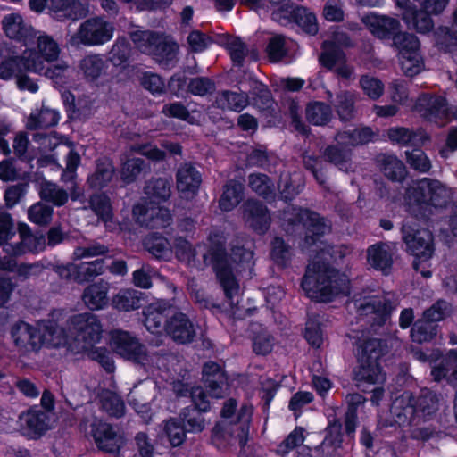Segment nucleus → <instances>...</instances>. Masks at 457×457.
I'll return each mask as SVG.
<instances>
[{
    "label": "nucleus",
    "mask_w": 457,
    "mask_h": 457,
    "mask_svg": "<svg viewBox=\"0 0 457 457\" xmlns=\"http://www.w3.org/2000/svg\"><path fill=\"white\" fill-rule=\"evenodd\" d=\"M211 245L206 253L203 255V262L196 259V248L182 237L174 238L172 253L176 258L190 267L203 270L207 265H212L216 277L224 290V294L229 304H237L239 286L236 280L234 270L238 267L240 270H251L253 262V253L244 247L232 248L228 258L224 249L223 237L218 234L209 237Z\"/></svg>",
    "instance_id": "1"
},
{
    "label": "nucleus",
    "mask_w": 457,
    "mask_h": 457,
    "mask_svg": "<svg viewBox=\"0 0 457 457\" xmlns=\"http://www.w3.org/2000/svg\"><path fill=\"white\" fill-rule=\"evenodd\" d=\"M307 296L317 302H330L339 295H348L350 280L325 262H312L302 281Z\"/></svg>",
    "instance_id": "2"
},
{
    "label": "nucleus",
    "mask_w": 457,
    "mask_h": 457,
    "mask_svg": "<svg viewBox=\"0 0 457 457\" xmlns=\"http://www.w3.org/2000/svg\"><path fill=\"white\" fill-rule=\"evenodd\" d=\"M410 212L416 217H425L428 206L445 207L452 199V189L437 179L424 178L406 191Z\"/></svg>",
    "instance_id": "3"
},
{
    "label": "nucleus",
    "mask_w": 457,
    "mask_h": 457,
    "mask_svg": "<svg viewBox=\"0 0 457 457\" xmlns=\"http://www.w3.org/2000/svg\"><path fill=\"white\" fill-rule=\"evenodd\" d=\"M351 303L360 317L367 319L370 326L377 330L386 324L392 312L399 303L392 293L373 294L362 292L354 295Z\"/></svg>",
    "instance_id": "4"
},
{
    "label": "nucleus",
    "mask_w": 457,
    "mask_h": 457,
    "mask_svg": "<svg viewBox=\"0 0 457 457\" xmlns=\"http://www.w3.org/2000/svg\"><path fill=\"white\" fill-rule=\"evenodd\" d=\"M114 29L113 24L104 17H90L79 24L77 31L71 36L67 43L75 48L81 46H102L112 38Z\"/></svg>",
    "instance_id": "5"
},
{
    "label": "nucleus",
    "mask_w": 457,
    "mask_h": 457,
    "mask_svg": "<svg viewBox=\"0 0 457 457\" xmlns=\"http://www.w3.org/2000/svg\"><path fill=\"white\" fill-rule=\"evenodd\" d=\"M111 345L117 354L144 367L159 365L161 356L157 353H148L145 346L140 343L138 338L127 331H112Z\"/></svg>",
    "instance_id": "6"
},
{
    "label": "nucleus",
    "mask_w": 457,
    "mask_h": 457,
    "mask_svg": "<svg viewBox=\"0 0 457 457\" xmlns=\"http://www.w3.org/2000/svg\"><path fill=\"white\" fill-rule=\"evenodd\" d=\"M283 220L289 226H302L306 229L304 246L315 244L318 237L330 231L331 227L319 213L296 207H288L285 210Z\"/></svg>",
    "instance_id": "7"
},
{
    "label": "nucleus",
    "mask_w": 457,
    "mask_h": 457,
    "mask_svg": "<svg viewBox=\"0 0 457 457\" xmlns=\"http://www.w3.org/2000/svg\"><path fill=\"white\" fill-rule=\"evenodd\" d=\"M35 38L36 47L26 48L22 52L24 70L28 72L43 71L45 62L53 63L58 61L61 54V47L52 36L42 33Z\"/></svg>",
    "instance_id": "8"
},
{
    "label": "nucleus",
    "mask_w": 457,
    "mask_h": 457,
    "mask_svg": "<svg viewBox=\"0 0 457 457\" xmlns=\"http://www.w3.org/2000/svg\"><path fill=\"white\" fill-rule=\"evenodd\" d=\"M68 324L75 339L82 343V349L87 350L100 342L103 328L96 315L91 312L76 314L69 319Z\"/></svg>",
    "instance_id": "9"
},
{
    "label": "nucleus",
    "mask_w": 457,
    "mask_h": 457,
    "mask_svg": "<svg viewBox=\"0 0 457 457\" xmlns=\"http://www.w3.org/2000/svg\"><path fill=\"white\" fill-rule=\"evenodd\" d=\"M190 396L195 407L185 408L179 417L187 432L200 433L207 425L202 412L207 411L210 408L208 395L201 386H195L190 391Z\"/></svg>",
    "instance_id": "10"
},
{
    "label": "nucleus",
    "mask_w": 457,
    "mask_h": 457,
    "mask_svg": "<svg viewBox=\"0 0 457 457\" xmlns=\"http://www.w3.org/2000/svg\"><path fill=\"white\" fill-rule=\"evenodd\" d=\"M413 111L438 126H444L448 120L449 107L446 99L442 96L420 94L413 105Z\"/></svg>",
    "instance_id": "11"
},
{
    "label": "nucleus",
    "mask_w": 457,
    "mask_h": 457,
    "mask_svg": "<svg viewBox=\"0 0 457 457\" xmlns=\"http://www.w3.org/2000/svg\"><path fill=\"white\" fill-rule=\"evenodd\" d=\"M403 240L408 250L421 261L428 260L434 252L433 236L428 229H417L409 223L402 227Z\"/></svg>",
    "instance_id": "12"
},
{
    "label": "nucleus",
    "mask_w": 457,
    "mask_h": 457,
    "mask_svg": "<svg viewBox=\"0 0 457 457\" xmlns=\"http://www.w3.org/2000/svg\"><path fill=\"white\" fill-rule=\"evenodd\" d=\"M90 428L89 433L99 450L119 454L125 444V439L121 435L116 433L110 424L94 419L90 423Z\"/></svg>",
    "instance_id": "13"
},
{
    "label": "nucleus",
    "mask_w": 457,
    "mask_h": 457,
    "mask_svg": "<svg viewBox=\"0 0 457 457\" xmlns=\"http://www.w3.org/2000/svg\"><path fill=\"white\" fill-rule=\"evenodd\" d=\"M165 332L178 344L191 343L196 335L193 321L181 312H174L166 320Z\"/></svg>",
    "instance_id": "14"
},
{
    "label": "nucleus",
    "mask_w": 457,
    "mask_h": 457,
    "mask_svg": "<svg viewBox=\"0 0 457 457\" xmlns=\"http://www.w3.org/2000/svg\"><path fill=\"white\" fill-rule=\"evenodd\" d=\"M414 404V395L410 391H405L395 397L390 407L393 422L399 426L418 425Z\"/></svg>",
    "instance_id": "15"
},
{
    "label": "nucleus",
    "mask_w": 457,
    "mask_h": 457,
    "mask_svg": "<svg viewBox=\"0 0 457 457\" xmlns=\"http://www.w3.org/2000/svg\"><path fill=\"white\" fill-rule=\"evenodd\" d=\"M203 381L212 397L222 398L228 394L226 373L222 367L214 361H208L204 365Z\"/></svg>",
    "instance_id": "16"
},
{
    "label": "nucleus",
    "mask_w": 457,
    "mask_h": 457,
    "mask_svg": "<svg viewBox=\"0 0 457 457\" xmlns=\"http://www.w3.org/2000/svg\"><path fill=\"white\" fill-rule=\"evenodd\" d=\"M202 183V174L191 162L181 163L176 171V187L185 198L196 195Z\"/></svg>",
    "instance_id": "17"
},
{
    "label": "nucleus",
    "mask_w": 457,
    "mask_h": 457,
    "mask_svg": "<svg viewBox=\"0 0 457 457\" xmlns=\"http://www.w3.org/2000/svg\"><path fill=\"white\" fill-rule=\"evenodd\" d=\"M243 219L246 225L263 234L270 223V215L265 204L254 199H248L242 205Z\"/></svg>",
    "instance_id": "18"
},
{
    "label": "nucleus",
    "mask_w": 457,
    "mask_h": 457,
    "mask_svg": "<svg viewBox=\"0 0 457 457\" xmlns=\"http://www.w3.org/2000/svg\"><path fill=\"white\" fill-rule=\"evenodd\" d=\"M4 34L12 39L28 45L36 37L37 32L19 13H10L2 20Z\"/></svg>",
    "instance_id": "19"
},
{
    "label": "nucleus",
    "mask_w": 457,
    "mask_h": 457,
    "mask_svg": "<svg viewBox=\"0 0 457 457\" xmlns=\"http://www.w3.org/2000/svg\"><path fill=\"white\" fill-rule=\"evenodd\" d=\"M361 21L373 36L380 39H394L401 28L397 19L375 13L363 16Z\"/></svg>",
    "instance_id": "20"
},
{
    "label": "nucleus",
    "mask_w": 457,
    "mask_h": 457,
    "mask_svg": "<svg viewBox=\"0 0 457 457\" xmlns=\"http://www.w3.org/2000/svg\"><path fill=\"white\" fill-rule=\"evenodd\" d=\"M395 4L403 10L402 18L407 23H411L413 29L419 33H428L434 27L431 13H428L424 9L417 10L416 5L410 0H395Z\"/></svg>",
    "instance_id": "21"
},
{
    "label": "nucleus",
    "mask_w": 457,
    "mask_h": 457,
    "mask_svg": "<svg viewBox=\"0 0 457 457\" xmlns=\"http://www.w3.org/2000/svg\"><path fill=\"white\" fill-rule=\"evenodd\" d=\"M48 9L58 21H78L89 13L87 4L79 0H49Z\"/></svg>",
    "instance_id": "22"
},
{
    "label": "nucleus",
    "mask_w": 457,
    "mask_h": 457,
    "mask_svg": "<svg viewBox=\"0 0 457 457\" xmlns=\"http://www.w3.org/2000/svg\"><path fill=\"white\" fill-rule=\"evenodd\" d=\"M386 137L393 144L401 146L420 147L429 140V136L421 128L392 127L386 130Z\"/></svg>",
    "instance_id": "23"
},
{
    "label": "nucleus",
    "mask_w": 457,
    "mask_h": 457,
    "mask_svg": "<svg viewBox=\"0 0 457 457\" xmlns=\"http://www.w3.org/2000/svg\"><path fill=\"white\" fill-rule=\"evenodd\" d=\"M395 249V245L392 243L374 244L367 249V262L372 268L387 274L394 262Z\"/></svg>",
    "instance_id": "24"
},
{
    "label": "nucleus",
    "mask_w": 457,
    "mask_h": 457,
    "mask_svg": "<svg viewBox=\"0 0 457 457\" xmlns=\"http://www.w3.org/2000/svg\"><path fill=\"white\" fill-rule=\"evenodd\" d=\"M21 428L32 438L40 437L49 429V417L46 411L30 409L20 415Z\"/></svg>",
    "instance_id": "25"
},
{
    "label": "nucleus",
    "mask_w": 457,
    "mask_h": 457,
    "mask_svg": "<svg viewBox=\"0 0 457 457\" xmlns=\"http://www.w3.org/2000/svg\"><path fill=\"white\" fill-rule=\"evenodd\" d=\"M11 335L14 345L23 352L40 349V339L35 327L25 321H18L12 327Z\"/></svg>",
    "instance_id": "26"
},
{
    "label": "nucleus",
    "mask_w": 457,
    "mask_h": 457,
    "mask_svg": "<svg viewBox=\"0 0 457 457\" xmlns=\"http://www.w3.org/2000/svg\"><path fill=\"white\" fill-rule=\"evenodd\" d=\"M159 387L155 381L147 379L134 386L128 395L129 404L133 405L137 411L147 408L156 398Z\"/></svg>",
    "instance_id": "27"
},
{
    "label": "nucleus",
    "mask_w": 457,
    "mask_h": 457,
    "mask_svg": "<svg viewBox=\"0 0 457 457\" xmlns=\"http://www.w3.org/2000/svg\"><path fill=\"white\" fill-rule=\"evenodd\" d=\"M170 305L166 302H156L144 310L145 326L152 333L165 331L166 320L170 316Z\"/></svg>",
    "instance_id": "28"
},
{
    "label": "nucleus",
    "mask_w": 457,
    "mask_h": 457,
    "mask_svg": "<svg viewBox=\"0 0 457 457\" xmlns=\"http://www.w3.org/2000/svg\"><path fill=\"white\" fill-rule=\"evenodd\" d=\"M386 340L380 338H369L359 343L357 348V358L359 362H378V360L388 353L389 348Z\"/></svg>",
    "instance_id": "29"
},
{
    "label": "nucleus",
    "mask_w": 457,
    "mask_h": 457,
    "mask_svg": "<svg viewBox=\"0 0 457 457\" xmlns=\"http://www.w3.org/2000/svg\"><path fill=\"white\" fill-rule=\"evenodd\" d=\"M16 71H26L22 54L17 55L7 43L0 44V79L10 80Z\"/></svg>",
    "instance_id": "30"
},
{
    "label": "nucleus",
    "mask_w": 457,
    "mask_h": 457,
    "mask_svg": "<svg viewBox=\"0 0 457 457\" xmlns=\"http://www.w3.org/2000/svg\"><path fill=\"white\" fill-rule=\"evenodd\" d=\"M21 241L13 245H6L4 252L13 256L25 254L26 253H38L46 247V238L42 235H33L24 230L20 231Z\"/></svg>",
    "instance_id": "31"
},
{
    "label": "nucleus",
    "mask_w": 457,
    "mask_h": 457,
    "mask_svg": "<svg viewBox=\"0 0 457 457\" xmlns=\"http://www.w3.org/2000/svg\"><path fill=\"white\" fill-rule=\"evenodd\" d=\"M110 284L103 279L87 286L82 293V301L90 310L103 309L108 303Z\"/></svg>",
    "instance_id": "32"
},
{
    "label": "nucleus",
    "mask_w": 457,
    "mask_h": 457,
    "mask_svg": "<svg viewBox=\"0 0 457 457\" xmlns=\"http://www.w3.org/2000/svg\"><path fill=\"white\" fill-rule=\"evenodd\" d=\"M150 170V163L143 158L128 155L121 158L120 175L127 185L135 182L141 175L148 174Z\"/></svg>",
    "instance_id": "33"
},
{
    "label": "nucleus",
    "mask_w": 457,
    "mask_h": 457,
    "mask_svg": "<svg viewBox=\"0 0 457 457\" xmlns=\"http://www.w3.org/2000/svg\"><path fill=\"white\" fill-rule=\"evenodd\" d=\"M439 395L428 389H422L418 396H414L418 422L425 421L433 417L439 409Z\"/></svg>",
    "instance_id": "34"
},
{
    "label": "nucleus",
    "mask_w": 457,
    "mask_h": 457,
    "mask_svg": "<svg viewBox=\"0 0 457 457\" xmlns=\"http://www.w3.org/2000/svg\"><path fill=\"white\" fill-rule=\"evenodd\" d=\"M352 156V149L339 143L327 145L322 152L326 162L346 172L353 169Z\"/></svg>",
    "instance_id": "35"
},
{
    "label": "nucleus",
    "mask_w": 457,
    "mask_h": 457,
    "mask_svg": "<svg viewBox=\"0 0 457 457\" xmlns=\"http://www.w3.org/2000/svg\"><path fill=\"white\" fill-rule=\"evenodd\" d=\"M60 150L66 154V169L62 175V180L63 182L71 183V187H68L71 198L77 200L83 195L82 190L79 189L73 181L76 177V169L79 164L80 157L68 145H61Z\"/></svg>",
    "instance_id": "36"
},
{
    "label": "nucleus",
    "mask_w": 457,
    "mask_h": 457,
    "mask_svg": "<svg viewBox=\"0 0 457 457\" xmlns=\"http://www.w3.org/2000/svg\"><path fill=\"white\" fill-rule=\"evenodd\" d=\"M160 41L151 55L162 67H173L177 62L179 46L163 34L160 37Z\"/></svg>",
    "instance_id": "37"
},
{
    "label": "nucleus",
    "mask_w": 457,
    "mask_h": 457,
    "mask_svg": "<svg viewBox=\"0 0 457 457\" xmlns=\"http://www.w3.org/2000/svg\"><path fill=\"white\" fill-rule=\"evenodd\" d=\"M144 294L140 291L127 288L120 290L112 298V306L120 312H131L141 307Z\"/></svg>",
    "instance_id": "38"
},
{
    "label": "nucleus",
    "mask_w": 457,
    "mask_h": 457,
    "mask_svg": "<svg viewBox=\"0 0 457 457\" xmlns=\"http://www.w3.org/2000/svg\"><path fill=\"white\" fill-rule=\"evenodd\" d=\"M356 94L342 90L336 95V99L333 103L337 114L342 121H349L356 115Z\"/></svg>",
    "instance_id": "39"
},
{
    "label": "nucleus",
    "mask_w": 457,
    "mask_h": 457,
    "mask_svg": "<svg viewBox=\"0 0 457 457\" xmlns=\"http://www.w3.org/2000/svg\"><path fill=\"white\" fill-rule=\"evenodd\" d=\"M248 103L246 93L223 90L217 94L214 104L222 110L241 112Z\"/></svg>",
    "instance_id": "40"
},
{
    "label": "nucleus",
    "mask_w": 457,
    "mask_h": 457,
    "mask_svg": "<svg viewBox=\"0 0 457 457\" xmlns=\"http://www.w3.org/2000/svg\"><path fill=\"white\" fill-rule=\"evenodd\" d=\"M378 162L381 171L388 179L400 182L405 178L406 168L396 156L381 154L378 157Z\"/></svg>",
    "instance_id": "41"
},
{
    "label": "nucleus",
    "mask_w": 457,
    "mask_h": 457,
    "mask_svg": "<svg viewBox=\"0 0 457 457\" xmlns=\"http://www.w3.org/2000/svg\"><path fill=\"white\" fill-rule=\"evenodd\" d=\"M145 249L156 259L169 261L172 256V245L162 235L153 233L144 241Z\"/></svg>",
    "instance_id": "42"
},
{
    "label": "nucleus",
    "mask_w": 457,
    "mask_h": 457,
    "mask_svg": "<svg viewBox=\"0 0 457 457\" xmlns=\"http://www.w3.org/2000/svg\"><path fill=\"white\" fill-rule=\"evenodd\" d=\"M373 132L371 129L365 127L361 129H354L348 131L337 132L334 140L341 145L350 146H357L369 143L373 138Z\"/></svg>",
    "instance_id": "43"
},
{
    "label": "nucleus",
    "mask_w": 457,
    "mask_h": 457,
    "mask_svg": "<svg viewBox=\"0 0 457 457\" xmlns=\"http://www.w3.org/2000/svg\"><path fill=\"white\" fill-rule=\"evenodd\" d=\"M79 68L86 79L94 81L105 72L107 65L100 54H91L80 60Z\"/></svg>",
    "instance_id": "44"
},
{
    "label": "nucleus",
    "mask_w": 457,
    "mask_h": 457,
    "mask_svg": "<svg viewBox=\"0 0 457 457\" xmlns=\"http://www.w3.org/2000/svg\"><path fill=\"white\" fill-rule=\"evenodd\" d=\"M98 397L101 410L108 416L120 418L125 414V403L117 394L104 389Z\"/></svg>",
    "instance_id": "45"
},
{
    "label": "nucleus",
    "mask_w": 457,
    "mask_h": 457,
    "mask_svg": "<svg viewBox=\"0 0 457 457\" xmlns=\"http://www.w3.org/2000/svg\"><path fill=\"white\" fill-rule=\"evenodd\" d=\"M244 186L242 183L231 179L225 186L223 194L220 198V207L225 212L234 209L243 199Z\"/></svg>",
    "instance_id": "46"
},
{
    "label": "nucleus",
    "mask_w": 457,
    "mask_h": 457,
    "mask_svg": "<svg viewBox=\"0 0 457 457\" xmlns=\"http://www.w3.org/2000/svg\"><path fill=\"white\" fill-rule=\"evenodd\" d=\"M161 33L152 30L136 29L129 32V37L135 46L142 53L151 55L160 41Z\"/></svg>",
    "instance_id": "47"
},
{
    "label": "nucleus",
    "mask_w": 457,
    "mask_h": 457,
    "mask_svg": "<svg viewBox=\"0 0 457 457\" xmlns=\"http://www.w3.org/2000/svg\"><path fill=\"white\" fill-rule=\"evenodd\" d=\"M359 370L356 372L355 379L358 383H368L381 385L386 381V374L383 372L378 362H359Z\"/></svg>",
    "instance_id": "48"
},
{
    "label": "nucleus",
    "mask_w": 457,
    "mask_h": 457,
    "mask_svg": "<svg viewBox=\"0 0 457 457\" xmlns=\"http://www.w3.org/2000/svg\"><path fill=\"white\" fill-rule=\"evenodd\" d=\"M248 186L255 194L264 199L273 200L276 196L275 185L266 174H250L248 176Z\"/></svg>",
    "instance_id": "49"
},
{
    "label": "nucleus",
    "mask_w": 457,
    "mask_h": 457,
    "mask_svg": "<svg viewBox=\"0 0 457 457\" xmlns=\"http://www.w3.org/2000/svg\"><path fill=\"white\" fill-rule=\"evenodd\" d=\"M306 120L314 126H325L332 119L331 107L323 102H312L305 108Z\"/></svg>",
    "instance_id": "50"
},
{
    "label": "nucleus",
    "mask_w": 457,
    "mask_h": 457,
    "mask_svg": "<svg viewBox=\"0 0 457 457\" xmlns=\"http://www.w3.org/2000/svg\"><path fill=\"white\" fill-rule=\"evenodd\" d=\"M114 171V166L109 159L98 160L96 171L88 177L87 182L91 187H104L112 180Z\"/></svg>",
    "instance_id": "51"
},
{
    "label": "nucleus",
    "mask_w": 457,
    "mask_h": 457,
    "mask_svg": "<svg viewBox=\"0 0 457 457\" xmlns=\"http://www.w3.org/2000/svg\"><path fill=\"white\" fill-rule=\"evenodd\" d=\"M59 115L54 110L43 107L37 113H32L28 118L26 128L30 130L45 129L55 126Z\"/></svg>",
    "instance_id": "52"
},
{
    "label": "nucleus",
    "mask_w": 457,
    "mask_h": 457,
    "mask_svg": "<svg viewBox=\"0 0 457 457\" xmlns=\"http://www.w3.org/2000/svg\"><path fill=\"white\" fill-rule=\"evenodd\" d=\"M343 442L342 424L338 420L330 422L326 429V436L320 445L323 453L332 455L341 447Z\"/></svg>",
    "instance_id": "53"
},
{
    "label": "nucleus",
    "mask_w": 457,
    "mask_h": 457,
    "mask_svg": "<svg viewBox=\"0 0 457 457\" xmlns=\"http://www.w3.org/2000/svg\"><path fill=\"white\" fill-rule=\"evenodd\" d=\"M294 21L306 33L315 35L318 32V23L314 13L303 6H296L290 13V21Z\"/></svg>",
    "instance_id": "54"
},
{
    "label": "nucleus",
    "mask_w": 457,
    "mask_h": 457,
    "mask_svg": "<svg viewBox=\"0 0 457 457\" xmlns=\"http://www.w3.org/2000/svg\"><path fill=\"white\" fill-rule=\"evenodd\" d=\"M39 195L41 199L50 202L55 206L64 205L69 198V194L66 190L49 181L40 184Z\"/></svg>",
    "instance_id": "55"
},
{
    "label": "nucleus",
    "mask_w": 457,
    "mask_h": 457,
    "mask_svg": "<svg viewBox=\"0 0 457 457\" xmlns=\"http://www.w3.org/2000/svg\"><path fill=\"white\" fill-rule=\"evenodd\" d=\"M77 267L79 284H84L93 280L95 278L104 274L105 270L104 259H97L93 262H83L77 264Z\"/></svg>",
    "instance_id": "56"
},
{
    "label": "nucleus",
    "mask_w": 457,
    "mask_h": 457,
    "mask_svg": "<svg viewBox=\"0 0 457 457\" xmlns=\"http://www.w3.org/2000/svg\"><path fill=\"white\" fill-rule=\"evenodd\" d=\"M393 46L398 50L399 56L420 52V42L417 37L400 30L394 36Z\"/></svg>",
    "instance_id": "57"
},
{
    "label": "nucleus",
    "mask_w": 457,
    "mask_h": 457,
    "mask_svg": "<svg viewBox=\"0 0 457 457\" xmlns=\"http://www.w3.org/2000/svg\"><path fill=\"white\" fill-rule=\"evenodd\" d=\"M437 326L424 317L418 320L413 325L411 336L414 342L419 344L428 342L436 335Z\"/></svg>",
    "instance_id": "58"
},
{
    "label": "nucleus",
    "mask_w": 457,
    "mask_h": 457,
    "mask_svg": "<svg viewBox=\"0 0 457 457\" xmlns=\"http://www.w3.org/2000/svg\"><path fill=\"white\" fill-rule=\"evenodd\" d=\"M322 49L323 51L319 57V61L328 70L331 71L346 59L345 53L337 46H332L331 43L323 42Z\"/></svg>",
    "instance_id": "59"
},
{
    "label": "nucleus",
    "mask_w": 457,
    "mask_h": 457,
    "mask_svg": "<svg viewBox=\"0 0 457 457\" xmlns=\"http://www.w3.org/2000/svg\"><path fill=\"white\" fill-rule=\"evenodd\" d=\"M53 213V207L45 203L37 202L29 208L28 218L29 221L38 226H46L51 222Z\"/></svg>",
    "instance_id": "60"
},
{
    "label": "nucleus",
    "mask_w": 457,
    "mask_h": 457,
    "mask_svg": "<svg viewBox=\"0 0 457 457\" xmlns=\"http://www.w3.org/2000/svg\"><path fill=\"white\" fill-rule=\"evenodd\" d=\"M131 48L124 37H119L109 53V60L114 66H125L130 57Z\"/></svg>",
    "instance_id": "61"
},
{
    "label": "nucleus",
    "mask_w": 457,
    "mask_h": 457,
    "mask_svg": "<svg viewBox=\"0 0 457 457\" xmlns=\"http://www.w3.org/2000/svg\"><path fill=\"white\" fill-rule=\"evenodd\" d=\"M145 193L150 197L166 201L171 194L170 182L163 178L151 179L145 187Z\"/></svg>",
    "instance_id": "62"
},
{
    "label": "nucleus",
    "mask_w": 457,
    "mask_h": 457,
    "mask_svg": "<svg viewBox=\"0 0 457 457\" xmlns=\"http://www.w3.org/2000/svg\"><path fill=\"white\" fill-rule=\"evenodd\" d=\"M90 209L101 219L107 222L112 218L111 202L104 194L93 195L89 199Z\"/></svg>",
    "instance_id": "63"
},
{
    "label": "nucleus",
    "mask_w": 457,
    "mask_h": 457,
    "mask_svg": "<svg viewBox=\"0 0 457 457\" xmlns=\"http://www.w3.org/2000/svg\"><path fill=\"white\" fill-rule=\"evenodd\" d=\"M110 252L109 247L96 241H91L86 245L75 247L73 256L76 260L94 258L106 255Z\"/></svg>",
    "instance_id": "64"
}]
</instances>
